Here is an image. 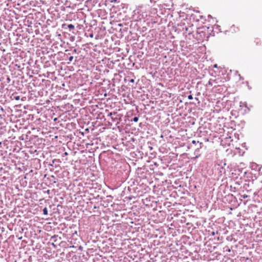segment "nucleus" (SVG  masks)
I'll return each instance as SVG.
<instances>
[{
	"instance_id": "1",
	"label": "nucleus",
	"mask_w": 262,
	"mask_h": 262,
	"mask_svg": "<svg viewBox=\"0 0 262 262\" xmlns=\"http://www.w3.org/2000/svg\"><path fill=\"white\" fill-rule=\"evenodd\" d=\"M43 214L45 215H47L48 213V209L46 207L44 208L43 209Z\"/></svg>"
},
{
	"instance_id": "2",
	"label": "nucleus",
	"mask_w": 262,
	"mask_h": 262,
	"mask_svg": "<svg viewBox=\"0 0 262 262\" xmlns=\"http://www.w3.org/2000/svg\"><path fill=\"white\" fill-rule=\"evenodd\" d=\"M68 28H69L70 29H74L75 28V27L72 24H69L68 25Z\"/></svg>"
},
{
	"instance_id": "3",
	"label": "nucleus",
	"mask_w": 262,
	"mask_h": 262,
	"mask_svg": "<svg viewBox=\"0 0 262 262\" xmlns=\"http://www.w3.org/2000/svg\"><path fill=\"white\" fill-rule=\"evenodd\" d=\"M138 120H139V119H138V118L137 117H135L133 118V121L135 122H138Z\"/></svg>"
},
{
	"instance_id": "4",
	"label": "nucleus",
	"mask_w": 262,
	"mask_h": 262,
	"mask_svg": "<svg viewBox=\"0 0 262 262\" xmlns=\"http://www.w3.org/2000/svg\"><path fill=\"white\" fill-rule=\"evenodd\" d=\"M116 112H111L110 113L108 114V116H112V115H116Z\"/></svg>"
},
{
	"instance_id": "5",
	"label": "nucleus",
	"mask_w": 262,
	"mask_h": 262,
	"mask_svg": "<svg viewBox=\"0 0 262 262\" xmlns=\"http://www.w3.org/2000/svg\"><path fill=\"white\" fill-rule=\"evenodd\" d=\"M188 99L189 100H192L193 99V97L191 95H189L188 96Z\"/></svg>"
},
{
	"instance_id": "6",
	"label": "nucleus",
	"mask_w": 262,
	"mask_h": 262,
	"mask_svg": "<svg viewBox=\"0 0 262 262\" xmlns=\"http://www.w3.org/2000/svg\"><path fill=\"white\" fill-rule=\"evenodd\" d=\"M259 41H260V40L258 38H256L255 40V42H256V43L257 45L259 43Z\"/></svg>"
},
{
	"instance_id": "7",
	"label": "nucleus",
	"mask_w": 262,
	"mask_h": 262,
	"mask_svg": "<svg viewBox=\"0 0 262 262\" xmlns=\"http://www.w3.org/2000/svg\"><path fill=\"white\" fill-rule=\"evenodd\" d=\"M73 59V56H70L69 58V61L71 62Z\"/></svg>"
},
{
	"instance_id": "8",
	"label": "nucleus",
	"mask_w": 262,
	"mask_h": 262,
	"mask_svg": "<svg viewBox=\"0 0 262 262\" xmlns=\"http://www.w3.org/2000/svg\"><path fill=\"white\" fill-rule=\"evenodd\" d=\"M14 99L15 100H19L20 99V97L19 96H14Z\"/></svg>"
},
{
	"instance_id": "9",
	"label": "nucleus",
	"mask_w": 262,
	"mask_h": 262,
	"mask_svg": "<svg viewBox=\"0 0 262 262\" xmlns=\"http://www.w3.org/2000/svg\"><path fill=\"white\" fill-rule=\"evenodd\" d=\"M151 3H156L158 0H150Z\"/></svg>"
},
{
	"instance_id": "10",
	"label": "nucleus",
	"mask_w": 262,
	"mask_h": 262,
	"mask_svg": "<svg viewBox=\"0 0 262 262\" xmlns=\"http://www.w3.org/2000/svg\"><path fill=\"white\" fill-rule=\"evenodd\" d=\"M242 197L243 198H247L248 197V195L246 194H244V195H242Z\"/></svg>"
},
{
	"instance_id": "11",
	"label": "nucleus",
	"mask_w": 262,
	"mask_h": 262,
	"mask_svg": "<svg viewBox=\"0 0 262 262\" xmlns=\"http://www.w3.org/2000/svg\"><path fill=\"white\" fill-rule=\"evenodd\" d=\"M130 82L134 83L135 82V80L134 79H132L129 80Z\"/></svg>"
},
{
	"instance_id": "12",
	"label": "nucleus",
	"mask_w": 262,
	"mask_h": 262,
	"mask_svg": "<svg viewBox=\"0 0 262 262\" xmlns=\"http://www.w3.org/2000/svg\"><path fill=\"white\" fill-rule=\"evenodd\" d=\"M192 143H193V144H195V143H196V141H195V140H193V141H192Z\"/></svg>"
},
{
	"instance_id": "13",
	"label": "nucleus",
	"mask_w": 262,
	"mask_h": 262,
	"mask_svg": "<svg viewBox=\"0 0 262 262\" xmlns=\"http://www.w3.org/2000/svg\"><path fill=\"white\" fill-rule=\"evenodd\" d=\"M200 148H201L203 143L202 142H200Z\"/></svg>"
},
{
	"instance_id": "14",
	"label": "nucleus",
	"mask_w": 262,
	"mask_h": 262,
	"mask_svg": "<svg viewBox=\"0 0 262 262\" xmlns=\"http://www.w3.org/2000/svg\"><path fill=\"white\" fill-rule=\"evenodd\" d=\"M112 120L113 121H115V119L114 118H113V117H112Z\"/></svg>"
},
{
	"instance_id": "15",
	"label": "nucleus",
	"mask_w": 262,
	"mask_h": 262,
	"mask_svg": "<svg viewBox=\"0 0 262 262\" xmlns=\"http://www.w3.org/2000/svg\"><path fill=\"white\" fill-rule=\"evenodd\" d=\"M214 68H217V64H214Z\"/></svg>"
},
{
	"instance_id": "16",
	"label": "nucleus",
	"mask_w": 262,
	"mask_h": 262,
	"mask_svg": "<svg viewBox=\"0 0 262 262\" xmlns=\"http://www.w3.org/2000/svg\"><path fill=\"white\" fill-rule=\"evenodd\" d=\"M208 84H209V85H211V82H210V81L208 82Z\"/></svg>"
},
{
	"instance_id": "17",
	"label": "nucleus",
	"mask_w": 262,
	"mask_h": 262,
	"mask_svg": "<svg viewBox=\"0 0 262 262\" xmlns=\"http://www.w3.org/2000/svg\"><path fill=\"white\" fill-rule=\"evenodd\" d=\"M79 249L81 250L82 248V247H81V246H80V247H79Z\"/></svg>"
},
{
	"instance_id": "18",
	"label": "nucleus",
	"mask_w": 262,
	"mask_h": 262,
	"mask_svg": "<svg viewBox=\"0 0 262 262\" xmlns=\"http://www.w3.org/2000/svg\"><path fill=\"white\" fill-rule=\"evenodd\" d=\"M64 154H65L66 155H68L67 152H65V153H64Z\"/></svg>"
},
{
	"instance_id": "19",
	"label": "nucleus",
	"mask_w": 262,
	"mask_h": 262,
	"mask_svg": "<svg viewBox=\"0 0 262 262\" xmlns=\"http://www.w3.org/2000/svg\"><path fill=\"white\" fill-rule=\"evenodd\" d=\"M90 36H91V37H93V34H91V35H90Z\"/></svg>"
}]
</instances>
